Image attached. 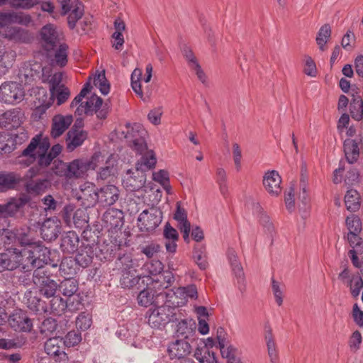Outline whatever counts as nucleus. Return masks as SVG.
<instances>
[{
    "instance_id": "63",
    "label": "nucleus",
    "mask_w": 363,
    "mask_h": 363,
    "mask_svg": "<svg viewBox=\"0 0 363 363\" xmlns=\"http://www.w3.org/2000/svg\"><path fill=\"white\" fill-rule=\"evenodd\" d=\"M75 206L72 203L67 204L61 211V216L64 222L69 226L72 223V217L75 211Z\"/></svg>"
},
{
    "instance_id": "38",
    "label": "nucleus",
    "mask_w": 363,
    "mask_h": 363,
    "mask_svg": "<svg viewBox=\"0 0 363 363\" xmlns=\"http://www.w3.org/2000/svg\"><path fill=\"white\" fill-rule=\"evenodd\" d=\"M345 204L347 211L350 212L357 211L361 206L359 193L354 189H348L345 196Z\"/></svg>"
},
{
    "instance_id": "35",
    "label": "nucleus",
    "mask_w": 363,
    "mask_h": 363,
    "mask_svg": "<svg viewBox=\"0 0 363 363\" xmlns=\"http://www.w3.org/2000/svg\"><path fill=\"white\" fill-rule=\"evenodd\" d=\"M15 233V245L16 247L21 248L31 247L35 242L30 236V230L29 228H21L14 231Z\"/></svg>"
},
{
    "instance_id": "58",
    "label": "nucleus",
    "mask_w": 363,
    "mask_h": 363,
    "mask_svg": "<svg viewBox=\"0 0 363 363\" xmlns=\"http://www.w3.org/2000/svg\"><path fill=\"white\" fill-rule=\"evenodd\" d=\"M83 300V297L79 293L67 296L65 301L68 310L72 312L81 310L84 306L82 303Z\"/></svg>"
},
{
    "instance_id": "42",
    "label": "nucleus",
    "mask_w": 363,
    "mask_h": 363,
    "mask_svg": "<svg viewBox=\"0 0 363 363\" xmlns=\"http://www.w3.org/2000/svg\"><path fill=\"white\" fill-rule=\"evenodd\" d=\"M217 339L218 345V347L220 351V354L223 358L226 359L228 362V360L239 357L238 350L237 347H234L232 345H229L225 348V339L218 335L217 336Z\"/></svg>"
},
{
    "instance_id": "1",
    "label": "nucleus",
    "mask_w": 363,
    "mask_h": 363,
    "mask_svg": "<svg viewBox=\"0 0 363 363\" xmlns=\"http://www.w3.org/2000/svg\"><path fill=\"white\" fill-rule=\"evenodd\" d=\"M62 147L55 144L50 148V139L43 136L42 133L36 134L23 149L18 158L19 162L29 167L37 162L41 168L48 167L62 152Z\"/></svg>"
},
{
    "instance_id": "29",
    "label": "nucleus",
    "mask_w": 363,
    "mask_h": 363,
    "mask_svg": "<svg viewBox=\"0 0 363 363\" xmlns=\"http://www.w3.org/2000/svg\"><path fill=\"white\" fill-rule=\"evenodd\" d=\"M87 137L88 133L86 131L69 130L66 135V148L67 151L72 152L77 147L81 146Z\"/></svg>"
},
{
    "instance_id": "17",
    "label": "nucleus",
    "mask_w": 363,
    "mask_h": 363,
    "mask_svg": "<svg viewBox=\"0 0 363 363\" xmlns=\"http://www.w3.org/2000/svg\"><path fill=\"white\" fill-rule=\"evenodd\" d=\"M191 346L187 340L182 339L176 340L168 346L167 351L170 358L183 359L184 362H190L184 359L191 353Z\"/></svg>"
},
{
    "instance_id": "51",
    "label": "nucleus",
    "mask_w": 363,
    "mask_h": 363,
    "mask_svg": "<svg viewBox=\"0 0 363 363\" xmlns=\"http://www.w3.org/2000/svg\"><path fill=\"white\" fill-rule=\"evenodd\" d=\"M227 255L234 274L238 278H242L244 276L243 269L238 260L235 251L233 249H229Z\"/></svg>"
},
{
    "instance_id": "44",
    "label": "nucleus",
    "mask_w": 363,
    "mask_h": 363,
    "mask_svg": "<svg viewBox=\"0 0 363 363\" xmlns=\"http://www.w3.org/2000/svg\"><path fill=\"white\" fill-rule=\"evenodd\" d=\"M15 233L9 228H0V249L4 250L16 247Z\"/></svg>"
},
{
    "instance_id": "16",
    "label": "nucleus",
    "mask_w": 363,
    "mask_h": 363,
    "mask_svg": "<svg viewBox=\"0 0 363 363\" xmlns=\"http://www.w3.org/2000/svg\"><path fill=\"white\" fill-rule=\"evenodd\" d=\"M50 186V181L48 178L43 177L25 182L23 188L25 194L31 198L42 195Z\"/></svg>"
},
{
    "instance_id": "23",
    "label": "nucleus",
    "mask_w": 363,
    "mask_h": 363,
    "mask_svg": "<svg viewBox=\"0 0 363 363\" xmlns=\"http://www.w3.org/2000/svg\"><path fill=\"white\" fill-rule=\"evenodd\" d=\"M32 198L26 194H20L18 196L11 197L6 203L9 218L13 217L26 205L31 201Z\"/></svg>"
},
{
    "instance_id": "20",
    "label": "nucleus",
    "mask_w": 363,
    "mask_h": 363,
    "mask_svg": "<svg viewBox=\"0 0 363 363\" xmlns=\"http://www.w3.org/2000/svg\"><path fill=\"white\" fill-rule=\"evenodd\" d=\"M22 182L19 174L13 172H0V192L16 189Z\"/></svg>"
},
{
    "instance_id": "30",
    "label": "nucleus",
    "mask_w": 363,
    "mask_h": 363,
    "mask_svg": "<svg viewBox=\"0 0 363 363\" xmlns=\"http://www.w3.org/2000/svg\"><path fill=\"white\" fill-rule=\"evenodd\" d=\"M80 270L78 262L73 257H64L60 264V273L64 277H73Z\"/></svg>"
},
{
    "instance_id": "15",
    "label": "nucleus",
    "mask_w": 363,
    "mask_h": 363,
    "mask_svg": "<svg viewBox=\"0 0 363 363\" xmlns=\"http://www.w3.org/2000/svg\"><path fill=\"white\" fill-rule=\"evenodd\" d=\"M61 232V221L56 217L44 220L40 227L42 238L45 241L55 240Z\"/></svg>"
},
{
    "instance_id": "50",
    "label": "nucleus",
    "mask_w": 363,
    "mask_h": 363,
    "mask_svg": "<svg viewBox=\"0 0 363 363\" xmlns=\"http://www.w3.org/2000/svg\"><path fill=\"white\" fill-rule=\"evenodd\" d=\"M347 286L350 287L351 295L353 298H357L363 289V279L359 274L352 275L347 281Z\"/></svg>"
},
{
    "instance_id": "49",
    "label": "nucleus",
    "mask_w": 363,
    "mask_h": 363,
    "mask_svg": "<svg viewBox=\"0 0 363 363\" xmlns=\"http://www.w3.org/2000/svg\"><path fill=\"white\" fill-rule=\"evenodd\" d=\"M99 97L95 94H92L86 101L81 103L75 111V115L81 116L82 114L87 116H92L94 113V102L96 101V98Z\"/></svg>"
},
{
    "instance_id": "13",
    "label": "nucleus",
    "mask_w": 363,
    "mask_h": 363,
    "mask_svg": "<svg viewBox=\"0 0 363 363\" xmlns=\"http://www.w3.org/2000/svg\"><path fill=\"white\" fill-rule=\"evenodd\" d=\"M69 46L62 43L50 52H45L43 55L49 60L51 65L60 68L65 67L68 62Z\"/></svg>"
},
{
    "instance_id": "61",
    "label": "nucleus",
    "mask_w": 363,
    "mask_h": 363,
    "mask_svg": "<svg viewBox=\"0 0 363 363\" xmlns=\"http://www.w3.org/2000/svg\"><path fill=\"white\" fill-rule=\"evenodd\" d=\"M174 218L178 222V227H182L188 225H191L190 222L187 219V214L184 208H182L180 203H177L176 211L174 216Z\"/></svg>"
},
{
    "instance_id": "19",
    "label": "nucleus",
    "mask_w": 363,
    "mask_h": 363,
    "mask_svg": "<svg viewBox=\"0 0 363 363\" xmlns=\"http://www.w3.org/2000/svg\"><path fill=\"white\" fill-rule=\"evenodd\" d=\"M103 221L109 230L121 229L123 225V213L116 208H110L103 215Z\"/></svg>"
},
{
    "instance_id": "56",
    "label": "nucleus",
    "mask_w": 363,
    "mask_h": 363,
    "mask_svg": "<svg viewBox=\"0 0 363 363\" xmlns=\"http://www.w3.org/2000/svg\"><path fill=\"white\" fill-rule=\"evenodd\" d=\"M142 72L140 69H135L131 74V87L134 92L141 99L143 98V92L141 89L140 78Z\"/></svg>"
},
{
    "instance_id": "32",
    "label": "nucleus",
    "mask_w": 363,
    "mask_h": 363,
    "mask_svg": "<svg viewBox=\"0 0 363 363\" xmlns=\"http://www.w3.org/2000/svg\"><path fill=\"white\" fill-rule=\"evenodd\" d=\"M96 250V248H93V247L83 245L80 247L78 253L74 257L80 268H86L92 263Z\"/></svg>"
},
{
    "instance_id": "7",
    "label": "nucleus",
    "mask_w": 363,
    "mask_h": 363,
    "mask_svg": "<svg viewBox=\"0 0 363 363\" xmlns=\"http://www.w3.org/2000/svg\"><path fill=\"white\" fill-rule=\"evenodd\" d=\"M8 323L10 327L18 333H30L33 327V320L27 311L16 308L9 315Z\"/></svg>"
},
{
    "instance_id": "6",
    "label": "nucleus",
    "mask_w": 363,
    "mask_h": 363,
    "mask_svg": "<svg viewBox=\"0 0 363 363\" xmlns=\"http://www.w3.org/2000/svg\"><path fill=\"white\" fill-rule=\"evenodd\" d=\"M39 35V44L43 53L50 52L62 43L59 32L53 24L48 23L43 26Z\"/></svg>"
},
{
    "instance_id": "39",
    "label": "nucleus",
    "mask_w": 363,
    "mask_h": 363,
    "mask_svg": "<svg viewBox=\"0 0 363 363\" xmlns=\"http://www.w3.org/2000/svg\"><path fill=\"white\" fill-rule=\"evenodd\" d=\"M33 254L32 248L23 247L19 249V267H21L25 272L35 270L34 263L32 262Z\"/></svg>"
},
{
    "instance_id": "36",
    "label": "nucleus",
    "mask_w": 363,
    "mask_h": 363,
    "mask_svg": "<svg viewBox=\"0 0 363 363\" xmlns=\"http://www.w3.org/2000/svg\"><path fill=\"white\" fill-rule=\"evenodd\" d=\"M134 269L123 270L122 276L121 277V285L123 288H132L138 284H140V281L144 284L146 281L145 277H140L135 274Z\"/></svg>"
},
{
    "instance_id": "54",
    "label": "nucleus",
    "mask_w": 363,
    "mask_h": 363,
    "mask_svg": "<svg viewBox=\"0 0 363 363\" xmlns=\"http://www.w3.org/2000/svg\"><path fill=\"white\" fill-rule=\"evenodd\" d=\"M94 84L99 89L103 95H106L110 91V84L106 78L105 72L103 71L96 74L94 78Z\"/></svg>"
},
{
    "instance_id": "43",
    "label": "nucleus",
    "mask_w": 363,
    "mask_h": 363,
    "mask_svg": "<svg viewBox=\"0 0 363 363\" xmlns=\"http://www.w3.org/2000/svg\"><path fill=\"white\" fill-rule=\"evenodd\" d=\"M15 150V141L12 133L0 132V156L12 152Z\"/></svg>"
},
{
    "instance_id": "55",
    "label": "nucleus",
    "mask_w": 363,
    "mask_h": 363,
    "mask_svg": "<svg viewBox=\"0 0 363 363\" xmlns=\"http://www.w3.org/2000/svg\"><path fill=\"white\" fill-rule=\"evenodd\" d=\"M86 209L84 208L75 209L72 217V223L76 228H82L87 225L89 216Z\"/></svg>"
},
{
    "instance_id": "11",
    "label": "nucleus",
    "mask_w": 363,
    "mask_h": 363,
    "mask_svg": "<svg viewBox=\"0 0 363 363\" xmlns=\"http://www.w3.org/2000/svg\"><path fill=\"white\" fill-rule=\"evenodd\" d=\"M176 323L174 336L184 340L194 339L196 334V322L192 318H181L180 315L176 314Z\"/></svg>"
},
{
    "instance_id": "10",
    "label": "nucleus",
    "mask_w": 363,
    "mask_h": 363,
    "mask_svg": "<svg viewBox=\"0 0 363 363\" xmlns=\"http://www.w3.org/2000/svg\"><path fill=\"white\" fill-rule=\"evenodd\" d=\"M363 146V132H359L355 138H347L343 142V151L346 161L352 164L359 157L360 148Z\"/></svg>"
},
{
    "instance_id": "40",
    "label": "nucleus",
    "mask_w": 363,
    "mask_h": 363,
    "mask_svg": "<svg viewBox=\"0 0 363 363\" xmlns=\"http://www.w3.org/2000/svg\"><path fill=\"white\" fill-rule=\"evenodd\" d=\"M87 170V164L80 160H74L67 166L65 174L68 177L79 178Z\"/></svg>"
},
{
    "instance_id": "5",
    "label": "nucleus",
    "mask_w": 363,
    "mask_h": 363,
    "mask_svg": "<svg viewBox=\"0 0 363 363\" xmlns=\"http://www.w3.org/2000/svg\"><path fill=\"white\" fill-rule=\"evenodd\" d=\"M162 220V212L158 208L143 211L138 218V226L141 232L150 233L155 230Z\"/></svg>"
},
{
    "instance_id": "41",
    "label": "nucleus",
    "mask_w": 363,
    "mask_h": 363,
    "mask_svg": "<svg viewBox=\"0 0 363 363\" xmlns=\"http://www.w3.org/2000/svg\"><path fill=\"white\" fill-rule=\"evenodd\" d=\"M58 289L64 296H70L77 293L79 284L73 277H65L59 284Z\"/></svg>"
},
{
    "instance_id": "18",
    "label": "nucleus",
    "mask_w": 363,
    "mask_h": 363,
    "mask_svg": "<svg viewBox=\"0 0 363 363\" xmlns=\"http://www.w3.org/2000/svg\"><path fill=\"white\" fill-rule=\"evenodd\" d=\"M281 176L276 170L267 171L263 177V185L271 196H277L281 193Z\"/></svg>"
},
{
    "instance_id": "27",
    "label": "nucleus",
    "mask_w": 363,
    "mask_h": 363,
    "mask_svg": "<svg viewBox=\"0 0 363 363\" xmlns=\"http://www.w3.org/2000/svg\"><path fill=\"white\" fill-rule=\"evenodd\" d=\"M160 296L167 297L176 301H179V296L184 298H196L198 296L197 289L195 285L191 284L187 286L178 287L175 290L174 289L169 290L165 294H161Z\"/></svg>"
},
{
    "instance_id": "46",
    "label": "nucleus",
    "mask_w": 363,
    "mask_h": 363,
    "mask_svg": "<svg viewBox=\"0 0 363 363\" xmlns=\"http://www.w3.org/2000/svg\"><path fill=\"white\" fill-rule=\"evenodd\" d=\"M50 313L54 316H61L68 310L66 301L60 296H53L50 301Z\"/></svg>"
},
{
    "instance_id": "48",
    "label": "nucleus",
    "mask_w": 363,
    "mask_h": 363,
    "mask_svg": "<svg viewBox=\"0 0 363 363\" xmlns=\"http://www.w3.org/2000/svg\"><path fill=\"white\" fill-rule=\"evenodd\" d=\"M4 255H6V260L9 268V271L14 270L19 267V248L13 247L5 250Z\"/></svg>"
},
{
    "instance_id": "64",
    "label": "nucleus",
    "mask_w": 363,
    "mask_h": 363,
    "mask_svg": "<svg viewBox=\"0 0 363 363\" xmlns=\"http://www.w3.org/2000/svg\"><path fill=\"white\" fill-rule=\"evenodd\" d=\"M117 264L123 267V270L133 269V260L130 254L119 252L117 257Z\"/></svg>"
},
{
    "instance_id": "45",
    "label": "nucleus",
    "mask_w": 363,
    "mask_h": 363,
    "mask_svg": "<svg viewBox=\"0 0 363 363\" xmlns=\"http://www.w3.org/2000/svg\"><path fill=\"white\" fill-rule=\"evenodd\" d=\"M330 36L331 27L330 24L325 23L320 28L315 38L316 43L321 51H325L326 50V44L330 38Z\"/></svg>"
},
{
    "instance_id": "33",
    "label": "nucleus",
    "mask_w": 363,
    "mask_h": 363,
    "mask_svg": "<svg viewBox=\"0 0 363 363\" xmlns=\"http://www.w3.org/2000/svg\"><path fill=\"white\" fill-rule=\"evenodd\" d=\"M64 344L62 339L57 337H50L45 342L44 350L46 354L50 356L60 357L65 356L66 354L63 350Z\"/></svg>"
},
{
    "instance_id": "31",
    "label": "nucleus",
    "mask_w": 363,
    "mask_h": 363,
    "mask_svg": "<svg viewBox=\"0 0 363 363\" xmlns=\"http://www.w3.org/2000/svg\"><path fill=\"white\" fill-rule=\"evenodd\" d=\"M136 163V170L143 174L155 167L157 158L153 150L146 151Z\"/></svg>"
},
{
    "instance_id": "34",
    "label": "nucleus",
    "mask_w": 363,
    "mask_h": 363,
    "mask_svg": "<svg viewBox=\"0 0 363 363\" xmlns=\"http://www.w3.org/2000/svg\"><path fill=\"white\" fill-rule=\"evenodd\" d=\"M43 71L42 65L38 62L25 65L19 72L21 78H24L26 83H30L35 79V77H39L41 72Z\"/></svg>"
},
{
    "instance_id": "2",
    "label": "nucleus",
    "mask_w": 363,
    "mask_h": 363,
    "mask_svg": "<svg viewBox=\"0 0 363 363\" xmlns=\"http://www.w3.org/2000/svg\"><path fill=\"white\" fill-rule=\"evenodd\" d=\"M164 301V305L147 312V323L152 328L161 330L169 323L177 320L176 308L184 303L182 301H176L167 297H165Z\"/></svg>"
},
{
    "instance_id": "57",
    "label": "nucleus",
    "mask_w": 363,
    "mask_h": 363,
    "mask_svg": "<svg viewBox=\"0 0 363 363\" xmlns=\"http://www.w3.org/2000/svg\"><path fill=\"white\" fill-rule=\"evenodd\" d=\"M350 113L354 120L362 121L363 119V101L351 100Z\"/></svg>"
},
{
    "instance_id": "4",
    "label": "nucleus",
    "mask_w": 363,
    "mask_h": 363,
    "mask_svg": "<svg viewBox=\"0 0 363 363\" xmlns=\"http://www.w3.org/2000/svg\"><path fill=\"white\" fill-rule=\"evenodd\" d=\"M33 281L39 288L40 294L47 298L55 296L59 287V284L50 278L45 269L34 270Z\"/></svg>"
},
{
    "instance_id": "14",
    "label": "nucleus",
    "mask_w": 363,
    "mask_h": 363,
    "mask_svg": "<svg viewBox=\"0 0 363 363\" xmlns=\"http://www.w3.org/2000/svg\"><path fill=\"white\" fill-rule=\"evenodd\" d=\"M145 133L144 130H135L134 128H132L130 131H128L125 135L130 147L135 151L137 154L143 155L146 151H148L145 139Z\"/></svg>"
},
{
    "instance_id": "24",
    "label": "nucleus",
    "mask_w": 363,
    "mask_h": 363,
    "mask_svg": "<svg viewBox=\"0 0 363 363\" xmlns=\"http://www.w3.org/2000/svg\"><path fill=\"white\" fill-rule=\"evenodd\" d=\"M147 283L146 288L141 290L138 295V303L140 306L147 307L151 306L154 303L155 296H159L162 298L165 299V296H160L161 294H165L166 292H157L158 289L153 288L151 285V282L145 281Z\"/></svg>"
},
{
    "instance_id": "52",
    "label": "nucleus",
    "mask_w": 363,
    "mask_h": 363,
    "mask_svg": "<svg viewBox=\"0 0 363 363\" xmlns=\"http://www.w3.org/2000/svg\"><path fill=\"white\" fill-rule=\"evenodd\" d=\"M346 238L352 249L357 252V255L363 254V240L359 236V233L348 232Z\"/></svg>"
},
{
    "instance_id": "53",
    "label": "nucleus",
    "mask_w": 363,
    "mask_h": 363,
    "mask_svg": "<svg viewBox=\"0 0 363 363\" xmlns=\"http://www.w3.org/2000/svg\"><path fill=\"white\" fill-rule=\"evenodd\" d=\"M362 181L359 172L354 167L350 168L346 173L344 182L345 186L350 189L358 185Z\"/></svg>"
},
{
    "instance_id": "22",
    "label": "nucleus",
    "mask_w": 363,
    "mask_h": 363,
    "mask_svg": "<svg viewBox=\"0 0 363 363\" xmlns=\"http://www.w3.org/2000/svg\"><path fill=\"white\" fill-rule=\"evenodd\" d=\"M146 281L151 282L155 289H164L171 286L175 281L173 272L170 270L162 271L157 277H146Z\"/></svg>"
},
{
    "instance_id": "21",
    "label": "nucleus",
    "mask_w": 363,
    "mask_h": 363,
    "mask_svg": "<svg viewBox=\"0 0 363 363\" xmlns=\"http://www.w3.org/2000/svg\"><path fill=\"white\" fill-rule=\"evenodd\" d=\"M30 248V247H29ZM33 254L32 262L34 263L35 269H44L43 265L50 260V250L44 245L35 242L31 245Z\"/></svg>"
},
{
    "instance_id": "12",
    "label": "nucleus",
    "mask_w": 363,
    "mask_h": 363,
    "mask_svg": "<svg viewBox=\"0 0 363 363\" xmlns=\"http://www.w3.org/2000/svg\"><path fill=\"white\" fill-rule=\"evenodd\" d=\"M24 114L20 108H14L0 115V127L7 130L16 129L21 126Z\"/></svg>"
},
{
    "instance_id": "25",
    "label": "nucleus",
    "mask_w": 363,
    "mask_h": 363,
    "mask_svg": "<svg viewBox=\"0 0 363 363\" xmlns=\"http://www.w3.org/2000/svg\"><path fill=\"white\" fill-rule=\"evenodd\" d=\"M73 121L72 116H55L52 119L50 135L53 138L60 137L69 128Z\"/></svg>"
},
{
    "instance_id": "28",
    "label": "nucleus",
    "mask_w": 363,
    "mask_h": 363,
    "mask_svg": "<svg viewBox=\"0 0 363 363\" xmlns=\"http://www.w3.org/2000/svg\"><path fill=\"white\" fill-rule=\"evenodd\" d=\"M79 242V236L76 232H66L62 236L60 249L65 253H73L77 250Z\"/></svg>"
},
{
    "instance_id": "9",
    "label": "nucleus",
    "mask_w": 363,
    "mask_h": 363,
    "mask_svg": "<svg viewBox=\"0 0 363 363\" xmlns=\"http://www.w3.org/2000/svg\"><path fill=\"white\" fill-rule=\"evenodd\" d=\"M99 189L96 185L91 182H85L80 185L79 190L76 194V198L81 202L84 208L94 206L99 201Z\"/></svg>"
},
{
    "instance_id": "60",
    "label": "nucleus",
    "mask_w": 363,
    "mask_h": 363,
    "mask_svg": "<svg viewBox=\"0 0 363 363\" xmlns=\"http://www.w3.org/2000/svg\"><path fill=\"white\" fill-rule=\"evenodd\" d=\"M57 327V320L50 317L42 322L39 328L41 334L49 335L56 330Z\"/></svg>"
},
{
    "instance_id": "37",
    "label": "nucleus",
    "mask_w": 363,
    "mask_h": 363,
    "mask_svg": "<svg viewBox=\"0 0 363 363\" xmlns=\"http://www.w3.org/2000/svg\"><path fill=\"white\" fill-rule=\"evenodd\" d=\"M99 233L97 230H93L89 225H86L82 233V245L98 249Z\"/></svg>"
},
{
    "instance_id": "59",
    "label": "nucleus",
    "mask_w": 363,
    "mask_h": 363,
    "mask_svg": "<svg viewBox=\"0 0 363 363\" xmlns=\"http://www.w3.org/2000/svg\"><path fill=\"white\" fill-rule=\"evenodd\" d=\"M346 225L349 232L360 233L362 231V222L359 217L357 215L347 216L345 220Z\"/></svg>"
},
{
    "instance_id": "8",
    "label": "nucleus",
    "mask_w": 363,
    "mask_h": 363,
    "mask_svg": "<svg viewBox=\"0 0 363 363\" xmlns=\"http://www.w3.org/2000/svg\"><path fill=\"white\" fill-rule=\"evenodd\" d=\"M24 96L22 86L15 82H6L0 86V101L13 104L20 102Z\"/></svg>"
},
{
    "instance_id": "62",
    "label": "nucleus",
    "mask_w": 363,
    "mask_h": 363,
    "mask_svg": "<svg viewBox=\"0 0 363 363\" xmlns=\"http://www.w3.org/2000/svg\"><path fill=\"white\" fill-rule=\"evenodd\" d=\"M91 325V318L89 314L82 312L77 316L76 319V325L81 330H86Z\"/></svg>"
},
{
    "instance_id": "47",
    "label": "nucleus",
    "mask_w": 363,
    "mask_h": 363,
    "mask_svg": "<svg viewBox=\"0 0 363 363\" xmlns=\"http://www.w3.org/2000/svg\"><path fill=\"white\" fill-rule=\"evenodd\" d=\"M26 305L35 314L45 313L48 311L45 301L37 296H30L27 299Z\"/></svg>"
},
{
    "instance_id": "26",
    "label": "nucleus",
    "mask_w": 363,
    "mask_h": 363,
    "mask_svg": "<svg viewBox=\"0 0 363 363\" xmlns=\"http://www.w3.org/2000/svg\"><path fill=\"white\" fill-rule=\"evenodd\" d=\"M99 201L104 206H111L118 199L119 190L115 185H106L98 191Z\"/></svg>"
},
{
    "instance_id": "3",
    "label": "nucleus",
    "mask_w": 363,
    "mask_h": 363,
    "mask_svg": "<svg viewBox=\"0 0 363 363\" xmlns=\"http://www.w3.org/2000/svg\"><path fill=\"white\" fill-rule=\"evenodd\" d=\"M61 4V16L67 15L68 28L73 30L77 23L84 13V6L79 0H60Z\"/></svg>"
}]
</instances>
